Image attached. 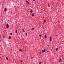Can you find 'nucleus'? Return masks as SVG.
<instances>
[{
    "mask_svg": "<svg viewBox=\"0 0 64 64\" xmlns=\"http://www.w3.org/2000/svg\"><path fill=\"white\" fill-rule=\"evenodd\" d=\"M52 37L50 36V41H52Z\"/></svg>",
    "mask_w": 64,
    "mask_h": 64,
    "instance_id": "obj_1",
    "label": "nucleus"
},
{
    "mask_svg": "<svg viewBox=\"0 0 64 64\" xmlns=\"http://www.w3.org/2000/svg\"><path fill=\"white\" fill-rule=\"evenodd\" d=\"M6 27L8 28H9V25H8V24H7L6 25Z\"/></svg>",
    "mask_w": 64,
    "mask_h": 64,
    "instance_id": "obj_2",
    "label": "nucleus"
},
{
    "mask_svg": "<svg viewBox=\"0 0 64 64\" xmlns=\"http://www.w3.org/2000/svg\"><path fill=\"white\" fill-rule=\"evenodd\" d=\"M6 10H7V8H5L4 10V11L6 12Z\"/></svg>",
    "mask_w": 64,
    "mask_h": 64,
    "instance_id": "obj_3",
    "label": "nucleus"
},
{
    "mask_svg": "<svg viewBox=\"0 0 64 64\" xmlns=\"http://www.w3.org/2000/svg\"><path fill=\"white\" fill-rule=\"evenodd\" d=\"M8 38L9 39H11V36H10L8 37Z\"/></svg>",
    "mask_w": 64,
    "mask_h": 64,
    "instance_id": "obj_4",
    "label": "nucleus"
},
{
    "mask_svg": "<svg viewBox=\"0 0 64 64\" xmlns=\"http://www.w3.org/2000/svg\"><path fill=\"white\" fill-rule=\"evenodd\" d=\"M61 58H60L59 59V62H61Z\"/></svg>",
    "mask_w": 64,
    "mask_h": 64,
    "instance_id": "obj_5",
    "label": "nucleus"
},
{
    "mask_svg": "<svg viewBox=\"0 0 64 64\" xmlns=\"http://www.w3.org/2000/svg\"><path fill=\"white\" fill-rule=\"evenodd\" d=\"M26 3H28V4H29V2L28 1L26 0Z\"/></svg>",
    "mask_w": 64,
    "mask_h": 64,
    "instance_id": "obj_6",
    "label": "nucleus"
},
{
    "mask_svg": "<svg viewBox=\"0 0 64 64\" xmlns=\"http://www.w3.org/2000/svg\"><path fill=\"white\" fill-rule=\"evenodd\" d=\"M45 50H46V49H44V50H43V52H45Z\"/></svg>",
    "mask_w": 64,
    "mask_h": 64,
    "instance_id": "obj_7",
    "label": "nucleus"
},
{
    "mask_svg": "<svg viewBox=\"0 0 64 64\" xmlns=\"http://www.w3.org/2000/svg\"><path fill=\"white\" fill-rule=\"evenodd\" d=\"M25 34H26V36H27V32H26L25 33Z\"/></svg>",
    "mask_w": 64,
    "mask_h": 64,
    "instance_id": "obj_8",
    "label": "nucleus"
},
{
    "mask_svg": "<svg viewBox=\"0 0 64 64\" xmlns=\"http://www.w3.org/2000/svg\"><path fill=\"white\" fill-rule=\"evenodd\" d=\"M44 38H47V36H46V35H45L44 36Z\"/></svg>",
    "mask_w": 64,
    "mask_h": 64,
    "instance_id": "obj_9",
    "label": "nucleus"
},
{
    "mask_svg": "<svg viewBox=\"0 0 64 64\" xmlns=\"http://www.w3.org/2000/svg\"><path fill=\"white\" fill-rule=\"evenodd\" d=\"M34 29H35V28H32V30H34Z\"/></svg>",
    "mask_w": 64,
    "mask_h": 64,
    "instance_id": "obj_10",
    "label": "nucleus"
},
{
    "mask_svg": "<svg viewBox=\"0 0 64 64\" xmlns=\"http://www.w3.org/2000/svg\"><path fill=\"white\" fill-rule=\"evenodd\" d=\"M46 20H44V23H45V22H46Z\"/></svg>",
    "mask_w": 64,
    "mask_h": 64,
    "instance_id": "obj_11",
    "label": "nucleus"
},
{
    "mask_svg": "<svg viewBox=\"0 0 64 64\" xmlns=\"http://www.w3.org/2000/svg\"><path fill=\"white\" fill-rule=\"evenodd\" d=\"M17 33V30H16V33Z\"/></svg>",
    "mask_w": 64,
    "mask_h": 64,
    "instance_id": "obj_12",
    "label": "nucleus"
},
{
    "mask_svg": "<svg viewBox=\"0 0 64 64\" xmlns=\"http://www.w3.org/2000/svg\"><path fill=\"white\" fill-rule=\"evenodd\" d=\"M30 13H32V12H33V11H32V10L30 11Z\"/></svg>",
    "mask_w": 64,
    "mask_h": 64,
    "instance_id": "obj_13",
    "label": "nucleus"
},
{
    "mask_svg": "<svg viewBox=\"0 0 64 64\" xmlns=\"http://www.w3.org/2000/svg\"><path fill=\"white\" fill-rule=\"evenodd\" d=\"M58 48H56V51H57V50H58Z\"/></svg>",
    "mask_w": 64,
    "mask_h": 64,
    "instance_id": "obj_14",
    "label": "nucleus"
},
{
    "mask_svg": "<svg viewBox=\"0 0 64 64\" xmlns=\"http://www.w3.org/2000/svg\"><path fill=\"white\" fill-rule=\"evenodd\" d=\"M6 59L7 60H8V58L7 57H6Z\"/></svg>",
    "mask_w": 64,
    "mask_h": 64,
    "instance_id": "obj_15",
    "label": "nucleus"
},
{
    "mask_svg": "<svg viewBox=\"0 0 64 64\" xmlns=\"http://www.w3.org/2000/svg\"><path fill=\"white\" fill-rule=\"evenodd\" d=\"M48 7H50V4H48Z\"/></svg>",
    "mask_w": 64,
    "mask_h": 64,
    "instance_id": "obj_16",
    "label": "nucleus"
},
{
    "mask_svg": "<svg viewBox=\"0 0 64 64\" xmlns=\"http://www.w3.org/2000/svg\"><path fill=\"white\" fill-rule=\"evenodd\" d=\"M2 37L3 38H5V36H3Z\"/></svg>",
    "mask_w": 64,
    "mask_h": 64,
    "instance_id": "obj_17",
    "label": "nucleus"
},
{
    "mask_svg": "<svg viewBox=\"0 0 64 64\" xmlns=\"http://www.w3.org/2000/svg\"><path fill=\"white\" fill-rule=\"evenodd\" d=\"M23 31L24 32H25V31H24V29H23Z\"/></svg>",
    "mask_w": 64,
    "mask_h": 64,
    "instance_id": "obj_18",
    "label": "nucleus"
},
{
    "mask_svg": "<svg viewBox=\"0 0 64 64\" xmlns=\"http://www.w3.org/2000/svg\"><path fill=\"white\" fill-rule=\"evenodd\" d=\"M20 51H21V52H22V50H21V49H20Z\"/></svg>",
    "mask_w": 64,
    "mask_h": 64,
    "instance_id": "obj_19",
    "label": "nucleus"
},
{
    "mask_svg": "<svg viewBox=\"0 0 64 64\" xmlns=\"http://www.w3.org/2000/svg\"><path fill=\"white\" fill-rule=\"evenodd\" d=\"M39 36L40 37H41L42 35H39Z\"/></svg>",
    "mask_w": 64,
    "mask_h": 64,
    "instance_id": "obj_20",
    "label": "nucleus"
},
{
    "mask_svg": "<svg viewBox=\"0 0 64 64\" xmlns=\"http://www.w3.org/2000/svg\"><path fill=\"white\" fill-rule=\"evenodd\" d=\"M58 35H57L56 36V37H58Z\"/></svg>",
    "mask_w": 64,
    "mask_h": 64,
    "instance_id": "obj_21",
    "label": "nucleus"
},
{
    "mask_svg": "<svg viewBox=\"0 0 64 64\" xmlns=\"http://www.w3.org/2000/svg\"><path fill=\"white\" fill-rule=\"evenodd\" d=\"M42 53H43L44 52H43V50H42Z\"/></svg>",
    "mask_w": 64,
    "mask_h": 64,
    "instance_id": "obj_22",
    "label": "nucleus"
},
{
    "mask_svg": "<svg viewBox=\"0 0 64 64\" xmlns=\"http://www.w3.org/2000/svg\"><path fill=\"white\" fill-rule=\"evenodd\" d=\"M10 34L11 35H12V33H10Z\"/></svg>",
    "mask_w": 64,
    "mask_h": 64,
    "instance_id": "obj_23",
    "label": "nucleus"
},
{
    "mask_svg": "<svg viewBox=\"0 0 64 64\" xmlns=\"http://www.w3.org/2000/svg\"><path fill=\"white\" fill-rule=\"evenodd\" d=\"M42 63V62H40L39 64H41Z\"/></svg>",
    "mask_w": 64,
    "mask_h": 64,
    "instance_id": "obj_24",
    "label": "nucleus"
},
{
    "mask_svg": "<svg viewBox=\"0 0 64 64\" xmlns=\"http://www.w3.org/2000/svg\"><path fill=\"white\" fill-rule=\"evenodd\" d=\"M32 16H34V14H32Z\"/></svg>",
    "mask_w": 64,
    "mask_h": 64,
    "instance_id": "obj_25",
    "label": "nucleus"
},
{
    "mask_svg": "<svg viewBox=\"0 0 64 64\" xmlns=\"http://www.w3.org/2000/svg\"><path fill=\"white\" fill-rule=\"evenodd\" d=\"M10 50L11 51H12V49H11Z\"/></svg>",
    "mask_w": 64,
    "mask_h": 64,
    "instance_id": "obj_26",
    "label": "nucleus"
},
{
    "mask_svg": "<svg viewBox=\"0 0 64 64\" xmlns=\"http://www.w3.org/2000/svg\"><path fill=\"white\" fill-rule=\"evenodd\" d=\"M1 36H0V38H1Z\"/></svg>",
    "mask_w": 64,
    "mask_h": 64,
    "instance_id": "obj_27",
    "label": "nucleus"
},
{
    "mask_svg": "<svg viewBox=\"0 0 64 64\" xmlns=\"http://www.w3.org/2000/svg\"><path fill=\"white\" fill-rule=\"evenodd\" d=\"M20 62H23V61H22V60H21Z\"/></svg>",
    "mask_w": 64,
    "mask_h": 64,
    "instance_id": "obj_28",
    "label": "nucleus"
},
{
    "mask_svg": "<svg viewBox=\"0 0 64 64\" xmlns=\"http://www.w3.org/2000/svg\"><path fill=\"white\" fill-rule=\"evenodd\" d=\"M58 23H60V21H58Z\"/></svg>",
    "mask_w": 64,
    "mask_h": 64,
    "instance_id": "obj_29",
    "label": "nucleus"
},
{
    "mask_svg": "<svg viewBox=\"0 0 64 64\" xmlns=\"http://www.w3.org/2000/svg\"><path fill=\"white\" fill-rule=\"evenodd\" d=\"M40 54H41V52H40Z\"/></svg>",
    "mask_w": 64,
    "mask_h": 64,
    "instance_id": "obj_30",
    "label": "nucleus"
},
{
    "mask_svg": "<svg viewBox=\"0 0 64 64\" xmlns=\"http://www.w3.org/2000/svg\"><path fill=\"white\" fill-rule=\"evenodd\" d=\"M33 58H31V59H33Z\"/></svg>",
    "mask_w": 64,
    "mask_h": 64,
    "instance_id": "obj_31",
    "label": "nucleus"
},
{
    "mask_svg": "<svg viewBox=\"0 0 64 64\" xmlns=\"http://www.w3.org/2000/svg\"><path fill=\"white\" fill-rule=\"evenodd\" d=\"M33 1H35V0H33Z\"/></svg>",
    "mask_w": 64,
    "mask_h": 64,
    "instance_id": "obj_32",
    "label": "nucleus"
},
{
    "mask_svg": "<svg viewBox=\"0 0 64 64\" xmlns=\"http://www.w3.org/2000/svg\"><path fill=\"white\" fill-rule=\"evenodd\" d=\"M44 23H45V22H44L43 23V24H44Z\"/></svg>",
    "mask_w": 64,
    "mask_h": 64,
    "instance_id": "obj_33",
    "label": "nucleus"
},
{
    "mask_svg": "<svg viewBox=\"0 0 64 64\" xmlns=\"http://www.w3.org/2000/svg\"><path fill=\"white\" fill-rule=\"evenodd\" d=\"M48 46H49V45H48Z\"/></svg>",
    "mask_w": 64,
    "mask_h": 64,
    "instance_id": "obj_34",
    "label": "nucleus"
},
{
    "mask_svg": "<svg viewBox=\"0 0 64 64\" xmlns=\"http://www.w3.org/2000/svg\"><path fill=\"white\" fill-rule=\"evenodd\" d=\"M0 59H1V58H0Z\"/></svg>",
    "mask_w": 64,
    "mask_h": 64,
    "instance_id": "obj_35",
    "label": "nucleus"
}]
</instances>
